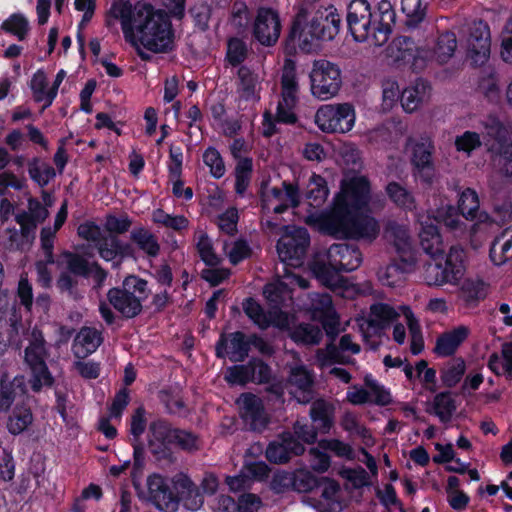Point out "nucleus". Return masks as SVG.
<instances>
[{
  "label": "nucleus",
  "instance_id": "obj_58",
  "mask_svg": "<svg viewBox=\"0 0 512 512\" xmlns=\"http://www.w3.org/2000/svg\"><path fill=\"white\" fill-rule=\"evenodd\" d=\"M290 336L297 343L317 344L322 338V332L318 326L302 324L294 328Z\"/></svg>",
  "mask_w": 512,
  "mask_h": 512
},
{
  "label": "nucleus",
  "instance_id": "obj_53",
  "mask_svg": "<svg viewBox=\"0 0 512 512\" xmlns=\"http://www.w3.org/2000/svg\"><path fill=\"white\" fill-rule=\"evenodd\" d=\"M457 286L459 288L460 297L468 303L483 299L487 294L486 284L479 279L463 277L460 281V285Z\"/></svg>",
  "mask_w": 512,
  "mask_h": 512
},
{
  "label": "nucleus",
  "instance_id": "obj_44",
  "mask_svg": "<svg viewBox=\"0 0 512 512\" xmlns=\"http://www.w3.org/2000/svg\"><path fill=\"white\" fill-rule=\"evenodd\" d=\"M33 423L31 409L24 404L15 405L7 418L6 427L10 434L16 436L26 431Z\"/></svg>",
  "mask_w": 512,
  "mask_h": 512
},
{
  "label": "nucleus",
  "instance_id": "obj_48",
  "mask_svg": "<svg viewBox=\"0 0 512 512\" xmlns=\"http://www.w3.org/2000/svg\"><path fill=\"white\" fill-rule=\"evenodd\" d=\"M400 310L406 320L410 332V351L413 355H418L424 349V340L419 321L409 306L402 305L400 306Z\"/></svg>",
  "mask_w": 512,
  "mask_h": 512
},
{
  "label": "nucleus",
  "instance_id": "obj_54",
  "mask_svg": "<svg viewBox=\"0 0 512 512\" xmlns=\"http://www.w3.org/2000/svg\"><path fill=\"white\" fill-rule=\"evenodd\" d=\"M466 371V364L461 358H454L448 361L441 369V380L444 386L452 388L463 378Z\"/></svg>",
  "mask_w": 512,
  "mask_h": 512
},
{
  "label": "nucleus",
  "instance_id": "obj_35",
  "mask_svg": "<svg viewBox=\"0 0 512 512\" xmlns=\"http://www.w3.org/2000/svg\"><path fill=\"white\" fill-rule=\"evenodd\" d=\"M239 83L237 87L239 103L254 104L259 99L260 76L246 66H242L238 71Z\"/></svg>",
  "mask_w": 512,
  "mask_h": 512
},
{
  "label": "nucleus",
  "instance_id": "obj_3",
  "mask_svg": "<svg viewBox=\"0 0 512 512\" xmlns=\"http://www.w3.org/2000/svg\"><path fill=\"white\" fill-rule=\"evenodd\" d=\"M294 286L305 289L308 287V282L304 278L286 271L281 278L267 284L264 288L263 293L271 306V311L264 312L256 301L248 299L244 303L246 315L262 329L269 326L280 329L289 328L291 318L280 308L287 306L292 301L291 292Z\"/></svg>",
  "mask_w": 512,
  "mask_h": 512
},
{
  "label": "nucleus",
  "instance_id": "obj_26",
  "mask_svg": "<svg viewBox=\"0 0 512 512\" xmlns=\"http://www.w3.org/2000/svg\"><path fill=\"white\" fill-rule=\"evenodd\" d=\"M407 148L411 150L412 162L417 172L416 177L424 182H429L433 178L434 171L431 162V153L433 149L432 141L428 137L420 139H409Z\"/></svg>",
  "mask_w": 512,
  "mask_h": 512
},
{
  "label": "nucleus",
  "instance_id": "obj_45",
  "mask_svg": "<svg viewBox=\"0 0 512 512\" xmlns=\"http://www.w3.org/2000/svg\"><path fill=\"white\" fill-rule=\"evenodd\" d=\"M329 195L326 180L317 174H312L305 186L304 196L309 206H322Z\"/></svg>",
  "mask_w": 512,
  "mask_h": 512
},
{
  "label": "nucleus",
  "instance_id": "obj_10",
  "mask_svg": "<svg viewBox=\"0 0 512 512\" xmlns=\"http://www.w3.org/2000/svg\"><path fill=\"white\" fill-rule=\"evenodd\" d=\"M466 253L459 246H452L444 264H428L425 268L424 280L430 286L445 284L460 285L466 272Z\"/></svg>",
  "mask_w": 512,
  "mask_h": 512
},
{
  "label": "nucleus",
  "instance_id": "obj_18",
  "mask_svg": "<svg viewBox=\"0 0 512 512\" xmlns=\"http://www.w3.org/2000/svg\"><path fill=\"white\" fill-rule=\"evenodd\" d=\"M466 58L475 66L486 63L490 57L491 34L489 26L482 22L474 23L462 42Z\"/></svg>",
  "mask_w": 512,
  "mask_h": 512
},
{
  "label": "nucleus",
  "instance_id": "obj_52",
  "mask_svg": "<svg viewBox=\"0 0 512 512\" xmlns=\"http://www.w3.org/2000/svg\"><path fill=\"white\" fill-rule=\"evenodd\" d=\"M402 90L395 78L388 77L382 82L381 109L384 112L391 111L401 102Z\"/></svg>",
  "mask_w": 512,
  "mask_h": 512
},
{
  "label": "nucleus",
  "instance_id": "obj_42",
  "mask_svg": "<svg viewBox=\"0 0 512 512\" xmlns=\"http://www.w3.org/2000/svg\"><path fill=\"white\" fill-rule=\"evenodd\" d=\"M101 342V333L97 329L84 327L77 333L72 351L77 358L83 359L94 353Z\"/></svg>",
  "mask_w": 512,
  "mask_h": 512
},
{
  "label": "nucleus",
  "instance_id": "obj_23",
  "mask_svg": "<svg viewBox=\"0 0 512 512\" xmlns=\"http://www.w3.org/2000/svg\"><path fill=\"white\" fill-rule=\"evenodd\" d=\"M459 209L462 216L472 222L470 228L472 235L488 233L496 226L486 212L479 211L478 195L472 189L468 188L462 192L459 199Z\"/></svg>",
  "mask_w": 512,
  "mask_h": 512
},
{
  "label": "nucleus",
  "instance_id": "obj_55",
  "mask_svg": "<svg viewBox=\"0 0 512 512\" xmlns=\"http://www.w3.org/2000/svg\"><path fill=\"white\" fill-rule=\"evenodd\" d=\"M131 240L138 249L148 256H156L160 246L156 237L145 228H136L131 232Z\"/></svg>",
  "mask_w": 512,
  "mask_h": 512
},
{
  "label": "nucleus",
  "instance_id": "obj_57",
  "mask_svg": "<svg viewBox=\"0 0 512 512\" xmlns=\"http://www.w3.org/2000/svg\"><path fill=\"white\" fill-rule=\"evenodd\" d=\"M28 172L30 177L40 186L47 185L55 177L54 168L38 159L29 163Z\"/></svg>",
  "mask_w": 512,
  "mask_h": 512
},
{
  "label": "nucleus",
  "instance_id": "obj_9",
  "mask_svg": "<svg viewBox=\"0 0 512 512\" xmlns=\"http://www.w3.org/2000/svg\"><path fill=\"white\" fill-rule=\"evenodd\" d=\"M484 143L493 154V165L499 174L512 176V129L496 118H490L484 125Z\"/></svg>",
  "mask_w": 512,
  "mask_h": 512
},
{
  "label": "nucleus",
  "instance_id": "obj_24",
  "mask_svg": "<svg viewBox=\"0 0 512 512\" xmlns=\"http://www.w3.org/2000/svg\"><path fill=\"white\" fill-rule=\"evenodd\" d=\"M66 217L67 204L63 203L56 215L54 227H45L41 231V245L45 253V262H37L36 270L38 274V281L44 286H47L51 283V273L48 271L47 265L54 264L52 254L54 236L60 227L64 224Z\"/></svg>",
  "mask_w": 512,
  "mask_h": 512
},
{
  "label": "nucleus",
  "instance_id": "obj_51",
  "mask_svg": "<svg viewBox=\"0 0 512 512\" xmlns=\"http://www.w3.org/2000/svg\"><path fill=\"white\" fill-rule=\"evenodd\" d=\"M455 411V401L447 392L437 394L429 409V412L438 417L443 423L450 421Z\"/></svg>",
  "mask_w": 512,
  "mask_h": 512
},
{
  "label": "nucleus",
  "instance_id": "obj_60",
  "mask_svg": "<svg viewBox=\"0 0 512 512\" xmlns=\"http://www.w3.org/2000/svg\"><path fill=\"white\" fill-rule=\"evenodd\" d=\"M1 28L23 40L28 32V21L22 14H13L2 23Z\"/></svg>",
  "mask_w": 512,
  "mask_h": 512
},
{
  "label": "nucleus",
  "instance_id": "obj_40",
  "mask_svg": "<svg viewBox=\"0 0 512 512\" xmlns=\"http://www.w3.org/2000/svg\"><path fill=\"white\" fill-rule=\"evenodd\" d=\"M59 263L65 264L73 274L94 278L98 284L106 278V273L96 263H88L78 255L63 253Z\"/></svg>",
  "mask_w": 512,
  "mask_h": 512
},
{
  "label": "nucleus",
  "instance_id": "obj_46",
  "mask_svg": "<svg viewBox=\"0 0 512 512\" xmlns=\"http://www.w3.org/2000/svg\"><path fill=\"white\" fill-rule=\"evenodd\" d=\"M487 365L494 374L512 378V343L503 344L501 352L493 353Z\"/></svg>",
  "mask_w": 512,
  "mask_h": 512
},
{
  "label": "nucleus",
  "instance_id": "obj_25",
  "mask_svg": "<svg viewBox=\"0 0 512 512\" xmlns=\"http://www.w3.org/2000/svg\"><path fill=\"white\" fill-rule=\"evenodd\" d=\"M400 314H402L400 309L397 311L388 304H373L368 316L362 319L359 326L365 337L375 335L389 326Z\"/></svg>",
  "mask_w": 512,
  "mask_h": 512
},
{
  "label": "nucleus",
  "instance_id": "obj_31",
  "mask_svg": "<svg viewBox=\"0 0 512 512\" xmlns=\"http://www.w3.org/2000/svg\"><path fill=\"white\" fill-rule=\"evenodd\" d=\"M317 365L321 369L330 368V374L334 375L340 381L349 383L351 380V374L343 368L333 367L335 364H348L350 358L340 353L339 349L334 345H327L324 349L317 351L316 355Z\"/></svg>",
  "mask_w": 512,
  "mask_h": 512
},
{
  "label": "nucleus",
  "instance_id": "obj_62",
  "mask_svg": "<svg viewBox=\"0 0 512 512\" xmlns=\"http://www.w3.org/2000/svg\"><path fill=\"white\" fill-rule=\"evenodd\" d=\"M203 161L209 167L210 173L215 178H221L225 174V165L220 153L213 147H209L203 154Z\"/></svg>",
  "mask_w": 512,
  "mask_h": 512
},
{
  "label": "nucleus",
  "instance_id": "obj_28",
  "mask_svg": "<svg viewBox=\"0 0 512 512\" xmlns=\"http://www.w3.org/2000/svg\"><path fill=\"white\" fill-rule=\"evenodd\" d=\"M150 500L157 509L163 512H174L178 502L170 490L168 480L159 474H153L147 479Z\"/></svg>",
  "mask_w": 512,
  "mask_h": 512
},
{
  "label": "nucleus",
  "instance_id": "obj_41",
  "mask_svg": "<svg viewBox=\"0 0 512 512\" xmlns=\"http://www.w3.org/2000/svg\"><path fill=\"white\" fill-rule=\"evenodd\" d=\"M469 333L470 329L467 326L460 325L442 334L436 341L434 352L440 357L454 354Z\"/></svg>",
  "mask_w": 512,
  "mask_h": 512
},
{
  "label": "nucleus",
  "instance_id": "obj_1",
  "mask_svg": "<svg viewBox=\"0 0 512 512\" xmlns=\"http://www.w3.org/2000/svg\"><path fill=\"white\" fill-rule=\"evenodd\" d=\"M371 199L368 179L354 172L346 173L330 210L310 213L306 222L321 232L337 238L374 241L380 231L377 220L363 210Z\"/></svg>",
  "mask_w": 512,
  "mask_h": 512
},
{
  "label": "nucleus",
  "instance_id": "obj_47",
  "mask_svg": "<svg viewBox=\"0 0 512 512\" xmlns=\"http://www.w3.org/2000/svg\"><path fill=\"white\" fill-rule=\"evenodd\" d=\"M334 406L323 399L313 402L310 415L321 432H328L333 425Z\"/></svg>",
  "mask_w": 512,
  "mask_h": 512
},
{
  "label": "nucleus",
  "instance_id": "obj_61",
  "mask_svg": "<svg viewBox=\"0 0 512 512\" xmlns=\"http://www.w3.org/2000/svg\"><path fill=\"white\" fill-rule=\"evenodd\" d=\"M223 249L232 264H237L246 259L251 253L248 244L243 240L225 242Z\"/></svg>",
  "mask_w": 512,
  "mask_h": 512
},
{
  "label": "nucleus",
  "instance_id": "obj_33",
  "mask_svg": "<svg viewBox=\"0 0 512 512\" xmlns=\"http://www.w3.org/2000/svg\"><path fill=\"white\" fill-rule=\"evenodd\" d=\"M290 394L299 403H308L313 398V376L303 365H297L291 368L290 377Z\"/></svg>",
  "mask_w": 512,
  "mask_h": 512
},
{
  "label": "nucleus",
  "instance_id": "obj_13",
  "mask_svg": "<svg viewBox=\"0 0 512 512\" xmlns=\"http://www.w3.org/2000/svg\"><path fill=\"white\" fill-rule=\"evenodd\" d=\"M356 114L348 103L324 104L315 114V123L326 133H347L355 125Z\"/></svg>",
  "mask_w": 512,
  "mask_h": 512
},
{
  "label": "nucleus",
  "instance_id": "obj_59",
  "mask_svg": "<svg viewBox=\"0 0 512 512\" xmlns=\"http://www.w3.org/2000/svg\"><path fill=\"white\" fill-rule=\"evenodd\" d=\"M196 246L201 259L209 266H216L220 258L214 252L211 240L205 232L198 231L196 233Z\"/></svg>",
  "mask_w": 512,
  "mask_h": 512
},
{
  "label": "nucleus",
  "instance_id": "obj_5",
  "mask_svg": "<svg viewBox=\"0 0 512 512\" xmlns=\"http://www.w3.org/2000/svg\"><path fill=\"white\" fill-rule=\"evenodd\" d=\"M172 42L173 33L167 15L148 4L140 14V21L134 31V40L129 44L142 59H147L146 51L165 52L171 48Z\"/></svg>",
  "mask_w": 512,
  "mask_h": 512
},
{
  "label": "nucleus",
  "instance_id": "obj_19",
  "mask_svg": "<svg viewBox=\"0 0 512 512\" xmlns=\"http://www.w3.org/2000/svg\"><path fill=\"white\" fill-rule=\"evenodd\" d=\"M281 20L277 10L269 7L258 8L252 23L253 38L263 46H274L281 33Z\"/></svg>",
  "mask_w": 512,
  "mask_h": 512
},
{
  "label": "nucleus",
  "instance_id": "obj_15",
  "mask_svg": "<svg viewBox=\"0 0 512 512\" xmlns=\"http://www.w3.org/2000/svg\"><path fill=\"white\" fill-rule=\"evenodd\" d=\"M308 245L309 234L306 229L286 226L278 241L277 252L283 263L297 267L303 263Z\"/></svg>",
  "mask_w": 512,
  "mask_h": 512
},
{
  "label": "nucleus",
  "instance_id": "obj_21",
  "mask_svg": "<svg viewBox=\"0 0 512 512\" xmlns=\"http://www.w3.org/2000/svg\"><path fill=\"white\" fill-rule=\"evenodd\" d=\"M262 208L265 213H282L300 202V193L292 184L283 183L281 187L265 184L262 187Z\"/></svg>",
  "mask_w": 512,
  "mask_h": 512
},
{
  "label": "nucleus",
  "instance_id": "obj_32",
  "mask_svg": "<svg viewBox=\"0 0 512 512\" xmlns=\"http://www.w3.org/2000/svg\"><path fill=\"white\" fill-rule=\"evenodd\" d=\"M249 343L245 335L241 332H235L228 335H222L216 346L218 357H228L231 361H243L248 355Z\"/></svg>",
  "mask_w": 512,
  "mask_h": 512
},
{
  "label": "nucleus",
  "instance_id": "obj_17",
  "mask_svg": "<svg viewBox=\"0 0 512 512\" xmlns=\"http://www.w3.org/2000/svg\"><path fill=\"white\" fill-rule=\"evenodd\" d=\"M346 400L353 405L386 406L392 402V395L390 390L371 374H366L364 376V386H351L346 393Z\"/></svg>",
  "mask_w": 512,
  "mask_h": 512
},
{
  "label": "nucleus",
  "instance_id": "obj_27",
  "mask_svg": "<svg viewBox=\"0 0 512 512\" xmlns=\"http://www.w3.org/2000/svg\"><path fill=\"white\" fill-rule=\"evenodd\" d=\"M236 404L241 418L251 429L262 430L266 427L269 418L259 397L251 393H243Z\"/></svg>",
  "mask_w": 512,
  "mask_h": 512
},
{
  "label": "nucleus",
  "instance_id": "obj_63",
  "mask_svg": "<svg viewBox=\"0 0 512 512\" xmlns=\"http://www.w3.org/2000/svg\"><path fill=\"white\" fill-rule=\"evenodd\" d=\"M252 170V161L249 159H242L238 162L235 170V189L236 192L242 195L250 182V175Z\"/></svg>",
  "mask_w": 512,
  "mask_h": 512
},
{
  "label": "nucleus",
  "instance_id": "obj_39",
  "mask_svg": "<svg viewBox=\"0 0 512 512\" xmlns=\"http://www.w3.org/2000/svg\"><path fill=\"white\" fill-rule=\"evenodd\" d=\"M430 86L417 80L402 90L401 106L407 113L418 110L430 98Z\"/></svg>",
  "mask_w": 512,
  "mask_h": 512
},
{
  "label": "nucleus",
  "instance_id": "obj_43",
  "mask_svg": "<svg viewBox=\"0 0 512 512\" xmlns=\"http://www.w3.org/2000/svg\"><path fill=\"white\" fill-rule=\"evenodd\" d=\"M26 392L25 379L16 376L12 381L5 378L0 380V411L7 412L12 404Z\"/></svg>",
  "mask_w": 512,
  "mask_h": 512
},
{
  "label": "nucleus",
  "instance_id": "obj_50",
  "mask_svg": "<svg viewBox=\"0 0 512 512\" xmlns=\"http://www.w3.org/2000/svg\"><path fill=\"white\" fill-rule=\"evenodd\" d=\"M512 257V228H507L491 246L490 258L496 265H501Z\"/></svg>",
  "mask_w": 512,
  "mask_h": 512
},
{
  "label": "nucleus",
  "instance_id": "obj_34",
  "mask_svg": "<svg viewBox=\"0 0 512 512\" xmlns=\"http://www.w3.org/2000/svg\"><path fill=\"white\" fill-rule=\"evenodd\" d=\"M339 485L330 479H324L322 482L321 496L305 498L304 502L320 512H340L342 510L339 501Z\"/></svg>",
  "mask_w": 512,
  "mask_h": 512
},
{
  "label": "nucleus",
  "instance_id": "obj_49",
  "mask_svg": "<svg viewBox=\"0 0 512 512\" xmlns=\"http://www.w3.org/2000/svg\"><path fill=\"white\" fill-rule=\"evenodd\" d=\"M30 88L35 101L44 102L45 107L50 106L56 97L55 90L47 86V76L43 70L34 73L30 81Z\"/></svg>",
  "mask_w": 512,
  "mask_h": 512
},
{
  "label": "nucleus",
  "instance_id": "obj_36",
  "mask_svg": "<svg viewBox=\"0 0 512 512\" xmlns=\"http://www.w3.org/2000/svg\"><path fill=\"white\" fill-rule=\"evenodd\" d=\"M303 452V444L290 433H286L282 436L280 442H273L268 446L266 456L271 462L284 463L287 462L292 455H299Z\"/></svg>",
  "mask_w": 512,
  "mask_h": 512
},
{
  "label": "nucleus",
  "instance_id": "obj_64",
  "mask_svg": "<svg viewBox=\"0 0 512 512\" xmlns=\"http://www.w3.org/2000/svg\"><path fill=\"white\" fill-rule=\"evenodd\" d=\"M501 58L507 62L512 63V14L506 20L500 35Z\"/></svg>",
  "mask_w": 512,
  "mask_h": 512
},
{
  "label": "nucleus",
  "instance_id": "obj_29",
  "mask_svg": "<svg viewBox=\"0 0 512 512\" xmlns=\"http://www.w3.org/2000/svg\"><path fill=\"white\" fill-rule=\"evenodd\" d=\"M175 432L169 424L163 421L151 423L149 428V449L158 457H166L175 447Z\"/></svg>",
  "mask_w": 512,
  "mask_h": 512
},
{
  "label": "nucleus",
  "instance_id": "obj_2",
  "mask_svg": "<svg viewBox=\"0 0 512 512\" xmlns=\"http://www.w3.org/2000/svg\"><path fill=\"white\" fill-rule=\"evenodd\" d=\"M395 11L389 0H381L374 12L367 0H352L347 8L349 31L357 42L382 46L392 31Z\"/></svg>",
  "mask_w": 512,
  "mask_h": 512
},
{
  "label": "nucleus",
  "instance_id": "obj_8",
  "mask_svg": "<svg viewBox=\"0 0 512 512\" xmlns=\"http://www.w3.org/2000/svg\"><path fill=\"white\" fill-rule=\"evenodd\" d=\"M432 219L455 232H462L464 223L456 209L448 204L438 208L432 216H418L421 225L419 233L421 247L427 255L436 260L444 253V243L437 226L431 222Z\"/></svg>",
  "mask_w": 512,
  "mask_h": 512
},
{
  "label": "nucleus",
  "instance_id": "obj_16",
  "mask_svg": "<svg viewBox=\"0 0 512 512\" xmlns=\"http://www.w3.org/2000/svg\"><path fill=\"white\" fill-rule=\"evenodd\" d=\"M45 348L42 334L33 330L29 346L25 351V361L31 369V385L33 390L39 391L44 386L52 384V377L44 361Z\"/></svg>",
  "mask_w": 512,
  "mask_h": 512
},
{
  "label": "nucleus",
  "instance_id": "obj_4",
  "mask_svg": "<svg viewBox=\"0 0 512 512\" xmlns=\"http://www.w3.org/2000/svg\"><path fill=\"white\" fill-rule=\"evenodd\" d=\"M325 261H315L312 272L324 286L342 297H352L356 291L339 272L356 270L362 263V254L355 246L334 244L326 252Z\"/></svg>",
  "mask_w": 512,
  "mask_h": 512
},
{
  "label": "nucleus",
  "instance_id": "obj_37",
  "mask_svg": "<svg viewBox=\"0 0 512 512\" xmlns=\"http://www.w3.org/2000/svg\"><path fill=\"white\" fill-rule=\"evenodd\" d=\"M389 55L394 62L409 64L419 67V60H422V48L416 47L408 37H398L389 46Z\"/></svg>",
  "mask_w": 512,
  "mask_h": 512
},
{
  "label": "nucleus",
  "instance_id": "obj_56",
  "mask_svg": "<svg viewBox=\"0 0 512 512\" xmlns=\"http://www.w3.org/2000/svg\"><path fill=\"white\" fill-rule=\"evenodd\" d=\"M389 198L400 208L412 210L415 208L413 195L403 186L396 182H391L386 187Z\"/></svg>",
  "mask_w": 512,
  "mask_h": 512
},
{
  "label": "nucleus",
  "instance_id": "obj_14",
  "mask_svg": "<svg viewBox=\"0 0 512 512\" xmlns=\"http://www.w3.org/2000/svg\"><path fill=\"white\" fill-rule=\"evenodd\" d=\"M146 282L135 277H126L122 288H113L108 292L109 302L125 317H134L141 311V295Z\"/></svg>",
  "mask_w": 512,
  "mask_h": 512
},
{
  "label": "nucleus",
  "instance_id": "obj_11",
  "mask_svg": "<svg viewBox=\"0 0 512 512\" xmlns=\"http://www.w3.org/2000/svg\"><path fill=\"white\" fill-rule=\"evenodd\" d=\"M147 3L133 4L129 0H114L105 13L106 27L115 33L119 27L127 43L134 40V31L140 21V14L147 7Z\"/></svg>",
  "mask_w": 512,
  "mask_h": 512
},
{
  "label": "nucleus",
  "instance_id": "obj_30",
  "mask_svg": "<svg viewBox=\"0 0 512 512\" xmlns=\"http://www.w3.org/2000/svg\"><path fill=\"white\" fill-rule=\"evenodd\" d=\"M309 310L314 319L319 320L327 334H333L339 324L338 317L328 294H313Z\"/></svg>",
  "mask_w": 512,
  "mask_h": 512
},
{
  "label": "nucleus",
  "instance_id": "obj_38",
  "mask_svg": "<svg viewBox=\"0 0 512 512\" xmlns=\"http://www.w3.org/2000/svg\"><path fill=\"white\" fill-rule=\"evenodd\" d=\"M457 47V39L454 33L446 32L441 34L433 47L422 48V60L433 59L438 63H446L453 55Z\"/></svg>",
  "mask_w": 512,
  "mask_h": 512
},
{
  "label": "nucleus",
  "instance_id": "obj_7",
  "mask_svg": "<svg viewBox=\"0 0 512 512\" xmlns=\"http://www.w3.org/2000/svg\"><path fill=\"white\" fill-rule=\"evenodd\" d=\"M385 238L392 242L401 258V264H390L381 268L377 275L386 286L394 287L405 280L415 264L414 250L408 228L396 222H389L384 232Z\"/></svg>",
  "mask_w": 512,
  "mask_h": 512
},
{
  "label": "nucleus",
  "instance_id": "obj_6",
  "mask_svg": "<svg viewBox=\"0 0 512 512\" xmlns=\"http://www.w3.org/2000/svg\"><path fill=\"white\" fill-rule=\"evenodd\" d=\"M306 19V11L299 8L290 37L305 52L313 49L316 40H332L340 31L341 16L333 5L319 7L311 22L302 26Z\"/></svg>",
  "mask_w": 512,
  "mask_h": 512
},
{
  "label": "nucleus",
  "instance_id": "obj_20",
  "mask_svg": "<svg viewBox=\"0 0 512 512\" xmlns=\"http://www.w3.org/2000/svg\"><path fill=\"white\" fill-rule=\"evenodd\" d=\"M78 234L83 239L98 245L100 256L106 261H112L128 253V245L121 243L116 236H104L100 227L92 222L83 223L78 227Z\"/></svg>",
  "mask_w": 512,
  "mask_h": 512
},
{
  "label": "nucleus",
  "instance_id": "obj_12",
  "mask_svg": "<svg viewBox=\"0 0 512 512\" xmlns=\"http://www.w3.org/2000/svg\"><path fill=\"white\" fill-rule=\"evenodd\" d=\"M309 78L311 94L322 101L335 97L342 85L340 68L323 59L313 62Z\"/></svg>",
  "mask_w": 512,
  "mask_h": 512
},
{
  "label": "nucleus",
  "instance_id": "obj_22",
  "mask_svg": "<svg viewBox=\"0 0 512 512\" xmlns=\"http://www.w3.org/2000/svg\"><path fill=\"white\" fill-rule=\"evenodd\" d=\"M281 99L277 106V121L285 124L296 122L295 107L297 103L298 82L293 66L286 65L282 74Z\"/></svg>",
  "mask_w": 512,
  "mask_h": 512
}]
</instances>
